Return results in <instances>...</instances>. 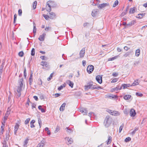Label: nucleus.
<instances>
[{"instance_id": "nucleus-18", "label": "nucleus", "mask_w": 147, "mask_h": 147, "mask_svg": "<svg viewBox=\"0 0 147 147\" xmlns=\"http://www.w3.org/2000/svg\"><path fill=\"white\" fill-rule=\"evenodd\" d=\"M65 105L66 103H64L62 105L60 108V110L61 111H63L64 110Z\"/></svg>"}, {"instance_id": "nucleus-39", "label": "nucleus", "mask_w": 147, "mask_h": 147, "mask_svg": "<svg viewBox=\"0 0 147 147\" xmlns=\"http://www.w3.org/2000/svg\"><path fill=\"white\" fill-rule=\"evenodd\" d=\"M65 86L64 84H63L62 85H61L58 88V90H61L64 87H65Z\"/></svg>"}, {"instance_id": "nucleus-29", "label": "nucleus", "mask_w": 147, "mask_h": 147, "mask_svg": "<svg viewBox=\"0 0 147 147\" xmlns=\"http://www.w3.org/2000/svg\"><path fill=\"white\" fill-rule=\"evenodd\" d=\"M38 108L39 109L41 110V112L45 113V110L44 109L42 108V106H41V105L39 106H38Z\"/></svg>"}, {"instance_id": "nucleus-25", "label": "nucleus", "mask_w": 147, "mask_h": 147, "mask_svg": "<svg viewBox=\"0 0 147 147\" xmlns=\"http://www.w3.org/2000/svg\"><path fill=\"white\" fill-rule=\"evenodd\" d=\"M97 9H94L92 11V15L93 16H95L97 13Z\"/></svg>"}, {"instance_id": "nucleus-7", "label": "nucleus", "mask_w": 147, "mask_h": 147, "mask_svg": "<svg viewBox=\"0 0 147 147\" xmlns=\"http://www.w3.org/2000/svg\"><path fill=\"white\" fill-rule=\"evenodd\" d=\"M19 127V124L18 123H16L14 129V134L15 135L17 136V133Z\"/></svg>"}, {"instance_id": "nucleus-60", "label": "nucleus", "mask_w": 147, "mask_h": 147, "mask_svg": "<svg viewBox=\"0 0 147 147\" xmlns=\"http://www.w3.org/2000/svg\"><path fill=\"white\" fill-rule=\"evenodd\" d=\"M117 56H115L114 57H113L109 59V61H112L116 59Z\"/></svg>"}, {"instance_id": "nucleus-59", "label": "nucleus", "mask_w": 147, "mask_h": 147, "mask_svg": "<svg viewBox=\"0 0 147 147\" xmlns=\"http://www.w3.org/2000/svg\"><path fill=\"white\" fill-rule=\"evenodd\" d=\"M43 16L45 18L46 20H47L49 18L50 16H48V15H47L43 14Z\"/></svg>"}, {"instance_id": "nucleus-45", "label": "nucleus", "mask_w": 147, "mask_h": 147, "mask_svg": "<svg viewBox=\"0 0 147 147\" xmlns=\"http://www.w3.org/2000/svg\"><path fill=\"white\" fill-rule=\"evenodd\" d=\"M24 55V53L23 51H21L19 52V53H18V55L20 57H23Z\"/></svg>"}, {"instance_id": "nucleus-28", "label": "nucleus", "mask_w": 147, "mask_h": 147, "mask_svg": "<svg viewBox=\"0 0 147 147\" xmlns=\"http://www.w3.org/2000/svg\"><path fill=\"white\" fill-rule=\"evenodd\" d=\"M145 15V13H140L138 14V16H136V17L138 18H141L143 17Z\"/></svg>"}, {"instance_id": "nucleus-48", "label": "nucleus", "mask_w": 147, "mask_h": 147, "mask_svg": "<svg viewBox=\"0 0 147 147\" xmlns=\"http://www.w3.org/2000/svg\"><path fill=\"white\" fill-rule=\"evenodd\" d=\"M122 87V86L120 87L119 86H117L115 88H114V89L115 90H116V91H117L121 89Z\"/></svg>"}, {"instance_id": "nucleus-36", "label": "nucleus", "mask_w": 147, "mask_h": 147, "mask_svg": "<svg viewBox=\"0 0 147 147\" xmlns=\"http://www.w3.org/2000/svg\"><path fill=\"white\" fill-rule=\"evenodd\" d=\"M118 3H119L118 1V0L116 1L115 2L114 4H113V7H115L116 6H117L118 5Z\"/></svg>"}, {"instance_id": "nucleus-33", "label": "nucleus", "mask_w": 147, "mask_h": 147, "mask_svg": "<svg viewBox=\"0 0 147 147\" xmlns=\"http://www.w3.org/2000/svg\"><path fill=\"white\" fill-rule=\"evenodd\" d=\"M7 119L5 118V119L3 122H2V125L1 127V128H4L5 124V120H6Z\"/></svg>"}, {"instance_id": "nucleus-49", "label": "nucleus", "mask_w": 147, "mask_h": 147, "mask_svg": "<svg viewBox=\"0 0 147 147\" xmlns=\"http://www.w3.org/2000/svg\"><path fill=\"white\" fill-rule=\"evenodd\" d=\"M30 120V119L29 118L27 119L25 121V124H28Z\"/></svg>"}, {"instance_id": "nucleus-19", "label": "nucleus", "mask_w": 147, "mask_h": 147, "mask_svg": "<svg viewBox=\"0 0 147 147\" xmlns=\"http://www.w3.org/2000/svg\"><path fill=\"white\" fill-rule=\"evenodd\" d=\"M33 25H34V26H33V32L34 33V36L36 34V24H35V23L34 22H33Z\"/></svg>"}, {"instance_id": "nucleus-55", "label": "nucleus", "mask_w": 147, "mask_h": 147, "mask_svg": "<svg viewBox=\"0 0 147 147\" xmlns=\"http://www.w3.org/2000/svg\"><path fill=\"white\" fill-rule=\"evenodd\" d=\"M33 82V79L32 78H29V82L30 85H31L32 84V82Z\"/></svg>"}, {"instance_id": "nucleus-41", "label": "nucleus", "mask_w": 147, "mask_h": 147, "mask_svg": "<svg viewBox=\"0 0 147 147\" xmlns=\"http://www.w3.org/2000/svg\"><path fill=\"white\" fill-rule=\"evenodd\" d=\"M9 131L8 132V131H7V132L6 134V140H9Z\"/></svg>"}, {"instance_id": "nucleus-13", "label": "nucleus", "mask_w": 147, "mask_h": 147, "mask_svg": "<svg viewBox=\"0 0 147 147\" xmlns=\"http://www.w3.org/2000/svg\"><path fill=\"white\" fill-rule=\"evenodd\" d=\"M112 141V137L110 136H108L107 140L106 142L107 145L110 144Z\"/></svg>"}, {"instance_id": "nucleus-37", "label": "nucleus", "mask_w": 147, "mask_h": 147, "mask_svg": "<svg viewBox=\"0 0 147 147\" xmlns=\"http://www.w3.org/2000/svg\"><path fill=\"white\" fill-rule=\"evenodd\" d=\"M35 49L34 48H33L31 51V54L32 56H34L35 55Z\"/></svg>"}, {"instance_id": "nucleus-46", "label": "nucleus", "mask_w": 147, "mask_h": 147, "mask_svg": "<svg viewBox=\"0 0 147 147\" xmlns=\"http://www.w3.org/2000/svg\"><path fill=\"white\" fill-rule=\"evenodd\" d=\"M90 25V23H85L83 24V26L84 27H87Z\"/></svg>"}, {"instance_id": "nucleus-34", "label": "nucleus", "mask_w": 147, "mask_h": 147, "mask_svg": "<svg viewBox=\"0 0 147 147\" xmlns=\"http://www.w3.org/2000/svg\"><path fill=\"white\" fill-rule=\"evenodd\" d=\"M37 4V2L36 1H34L33 4V7L34 9L36 8V6Z\"/></svg>"}, {"instance_id": "nucleus-63", "label": "nucleus", "mask_w": 147, "mask_h": 147, "mask_svg": "<svg viewBox=\"0 0 147 147\" xmlns=\"http://www.w3.org/2000/svg\"><path fill=\"white\" fill-rule=\"evenodd\" d=\"M127 12L125 11L123 12L121 14V16H124L126 14Z\"/></svg>"}, {"instance_id": "nucleus-2", "label": "nucleus", "mask_w": 147, "mask_h": 147, "mask_svg": "<svg viewBox=\"0 0 147 147\" xmlns=\"http://www.w3.org/2000/svg\"><path fill=\"white\" fill-rule=\"evenodd\" d=\"M112 122V119L109 116L107 115L105 117L104 123L105 127H107L110 125Z\"/></svg>"}, {"instance_id": "nucleus-15", "label": "nucleus", "mask_w": 147, "mask_h": 147, "mask_svg": "<svg viewBox=\"0 0 147 147\" xmlns=\"http://www.w3.org/2000/svg\"><path fill=\"white\" fill-rule=\"evenodd\" d=\"M67 83L71 88H72L73 87L74 83L72 82H71L70 80H68L67 81Z\"/></svg>"}, {"instance_id": "nucleus-10", "label": "nucleus", "mask_w": 147, "mask_h": 147, "mask_svg": "<svg viewBox=\"0 0 147 147\" xmlns=\"http://www.w3.org/2000/svg\"><path fill=\"white\" fill-rule=\"evenodd\" d=\"M46 35L45 33L43 34L42 35H40L38 39L41 41H43L44 40L45 37Z\"/></svg>"}, {"instance_id": "nucleus-5", "label": "nucleus", "mask_w": 147, "mask_h": 147, "mask_svg": "<svg viewBox=\"0 0 147 147\" xmlns=\"http://www.w3.org/2000/svg\"><path fill=\"white\" fill-rule=\"evenodd\" d=\"M96 79L97 82L99 84L102 83V76L98 75L96 76Z\"/></svg>"}, {"instance_id": "nucleus-6", "label": "nucleus", "mask_w": 147, "mask_h": 147, "mask_svg": "<svg viewBox=\"0 0 147 147\" xmlns=\"http://www.w3.org/2000/svg\"><path fill=\"white\" fill-rule=\"evenodd\" d=\"M93 86V82H90L88 83L87 86H85V90H88L89 89H92V87Z\"/></svg>"}, {"instance_id": "nucleus-14", "label": "nucleus", "mask_w": 147, "mask_h": 147, "mask_svg": "<svg viewBox=\"0 0 147 147\" xmlns=\"http://www.w3.org/2000/svg\"><path fill=\"white\" fill-rule=\"evenodd\" d=\"M50 16H49V18L51 19H53L55 18V14L53 12L49 13Z\"/></svg>"}, {"instance_id": "nucleus-9", "label": "nucleus", "mask_w": 147, "mask_h": 147, "mask_svg": "<svg viewBox=\"0 0 147 147\" xmlns=\"http://www.w3.org/2000/svg\"><path fill=\"white\" fill-rule=\"evenodd\" d=\"M129 113L131 117H134L136 114L135 111L134 109H131Z\"/></svg>"}, {"instance_id": "nucleus-23", "label": "nucleus", "mask_w": 147, "mask_h": 147, "mask_svg": "<svg viewBox=\"0 0 147 147\" xmlns=\"http://www.w3.org/2000/svg\"><path fill=\"white\" fill-rule=\"evenodd\" d=\"M35 121L34 120H32L30 122V127L31 128H33L35 127V125H34V123L35 122Z\"/></svg>"}, {"instance_id": "nucleus-22", "label": "nucleus", "mask_w": 147, "mask_h": 147, "mask_svg": "<svg viewBox=\"0 0 147 147\" xmlns=\"http://www.w3.org/2000/svg\"><path fill=\"white\" fill-rule=\"evenodd\" d=\"M138 80H135L134 82H133L131 85V86H135L136 85H138L139 84V82H138Z\"/></svg>"}, {"instance_id": "nucleus-47", "label": "nucleus", "mask_w": 147, "mask_h": 147, "mask_svg": "<svg viewBox=\"0 0 147 147\" xmlns=\"http://www.w3.org/2000/svg\"><path fill=\"white\" fill-rule=\"evenodd\" d=\"M60 130V127L58 126H57L56 129L55 131V133H57Z\"/></svg>"}, {"instance_id": "nucleus-51", "label": "nucleus", "mask_w": 147, "mask_h": 147, "mask_svg": "<svg viewBox=\"0 0 147 147\" xmlns=\"http://www.w3.org/2000/svg\"><path fill=\"white\" fill-rule=\"evenodd\" d=\"M136 95L140 97H142L143 95L142 94L139 93V92H136Z\"/></svg>"}, {"instance_id": "nucleus-4", "label": "nucleus", "mask_w": 147, "mask_h": 147, "mask_svg": "<svg viewBox=\"0 0 147 147\" xmlns=\"http://www.w3.org/2000/svg\"><path fill=\"white\" fill-rule=\"evenodd\" d=\"M108 112L112 115L115 116H118L119 115V112L117 111L109 110Z\"/></svg>"}, {"instance_id": "nucleus-32", "label": "nucleus", "mask_w": 147, "mask_h": 147, "mask_svg": "<svg viewBox=\"0 0 147 147\" xmlns=\"http://www.w3.org/2000/svg\"><path fill=\"white\" fill-rule=\"evenodd\" d=\"M132 51H131L127 52L123 56L125 57H127L131 54L132 53Z\"/></svg>"}, {"instance_id": "nucleus-3", "label": "nucleus", "mask_w": 147, "mask_h": 147, "mask_svg": "<svg viewBox=\"0 0 147 147\" xmlns=\"http://www.w3.org/2000/svg\"><path fill=\"white\" fill-rule=\"evenodd\" d=\"M94 69V66L92 65H89L87 68V71L89 74L91 73Z\"/></svg>"}, {"instance_id": "nucleus-42", "label": "nucleus", "mask_w": 147, "mask_h": 147, "mask_svg": "<svg viewBox=\"0 0 147 147\" xmlns=\"http://www.w3.org/2000/svg\"><path fill=\"white\" fill-rule=\"evenodd\" d=\"M138 129V127H135L134 130L132 132L131 134L133 135H134L135 133L137 131Z\"/></svg>"}, {"instance_id": "nucleus-12", "label": "nucleus", "mask_w": 147, "mask_h": 147, "mask_svg": "<svg viewBox=\"0 0 147 147\" xmlns=\"http://www.w3.org/2000/svg\"><path fill=\"white\" fill-rule=\"evenodd\" d=\"M65 140H67L69 144H71L73 142V139L71 138H69V137H66L65 138Z\"/></svg>"}, {"instance_id": "nucleus-35", "label": "nucleus", "mask_w": 147, "mask_h": 147, "mask_svg": "<svg viewBox=\"0 0 147 147\" xmlns=\"http://www.w3.org/2000/svg\"><path fill=\"white\" fill-rule=\"evenodd\" d=\"M124 124H122V125L120 126L119 129V133H120L121 132L124 127Z\"/></svg>"}, {"instance_id": "nucleus-27", "label": "nucleus", "mask_w": 147, "mask_h": 147, "mask_svg": "<svg viewBox=\"0 0 147 147\" xmlns=\"http://www.w3.org/2000/svg\"><path fill=\"white\" fill-rule=\"evenodd\" d=\"M131 96L130 95H127L123 97V98L125 100H128L131 98Z\"/></svg>"}, {"instance_id": "nucleus-21", "label": "nucleus", "mask_w": 147, "mask_h": 147, "mask_svg": "<svg viewBox=\"0 0 147 147\" xmlns=\"http://www.w3.org/2000/svg\"><path fill=\"white\" fill-rule=\"evenodd\" d=\"M136 23V21L135 20H133L131 21L130 22L127 24V25L130 26Z\"/></svg>"}, {"instance_id": "nucleus-62", "label": "nucleus", "mask_w": 147, "mask_h": 147, "mask_svg": "<svg viewBox=\"0 0 147 147\" xmlns=\"http://www.w3.org/2000/svg\"><path fill=\"white\" fill-rule=\"evenodd\" d=\"M118 79L117 78H114V79H113L112 80V81H111V82L112 83H114V82H116L118 80Z\"/></svg>"}, {"instance_id": "nucleus-11", "label": "nucleus", "mask_w": 147, "mask_h": 147, "mask_svg": "<svg viewBox=\"0 0 147 147\" xmlns=\"http://www.w3.org/2000/svg\"><path fill=\"white\" fill-rule=\"evenodd\" d=\"M109 5V4L107 3H103L99 4L98 6V7H100V8H102L107 6Z\"/></svg>"}, {"instance_id": "nucleus-30", "label": "nucleus", "mask_w": 147, "mask_h": 147, "mask_svg": "<svg viewBox=\"0 0 147 147\" xmlns=\"http://www.w3.org/2000/svg\"><path fill=\"white\" fill-rule=\"evenodd\" d=\"M28 139H26L24 142V144L23 146L24 147H26L27 146V144L28 143Z\"/></svg>"}, {"instance_id": "nucleus-20", "label": "nucleus", "mask_w": 147, "mask_h": 147, "mask_svg": "<svg viewBox=\"0 0 147 147\" xmlns=\"http://www.w3.org/2000/svg\"><path fill=\"white\" fill-rule=\"evenodd\" d=\"M41 63L42 65H44L46 67H47L49 66V63L47 62L42 61Z\"/></svg>"}, {"instance_id": "nucleus-57", "label": "nucleus", "mask_w": 147, "mask_h": 147, "mask_svg": "<svg viewBox=\"0 0 147 147\" xmlns=\"http://www.w3.org/2000/svg\"><path fill=\"white\" fill-rule=\"evenodd\" d=\"M53 73H52L51 74L50 76H49V77L47 79V80L48 81H49L51 80V79L52 78V77L53 76Z\"/></svg>"}, {"instance_id": "nucleus-26", "label": "nucleus", "mask_w": 147, "mask_h": 147, "mask_svg": "<svg viewBox=\"0 0 147 147\" xmlns=\"http://www.w3.org/2000/svg\"><path fill=\"white\" fill-rule=\"evenodd\" d=\"M140 49H138L136 50V55L137 57H138L139 56L140 54Z\"/></svg>"}, {"instance_id": "nucleus-44", "label": "nucleus", "mask_w": 147, "mask_h": 147, "mask_svg": "<svg viewBox=\"0 0 147 147\" xmlns=\"http://www.w3.org/2000/svg\"><path fill=\"white\" fill-rule=\"evenodd\" d=\"M109 97H111L112 98H115L117 97V96L115 95L112 94L111 95H109Z\"/></svg>"}, {"instance_id": "nucleus-64", "label": "nucleus", "mask_w": 147, "mask_h": 147, "mask_svg": "<svg viewBox=\"0 0 147 147\" xmlns=\"http://www.w3.org/2000/svg\"><path fill=\"white\" fill-rule=\"evenodd\" d=\"M2 144H3V147H5L6 146V142L5 141H4L2 143Z\"/></svg>"}, {"instance_id": "nucleus-53", "label": "nucleus", "mask_w": 147, "mask_h": 147, "mask_svg": "<svg viewBox=\"0 0 147 147\" xmlns=\"http://www.w3.org/2000/svg\"><path fill=\"white\" fill-rule=\"evenodd\" d=\"M46 10L48 11H49V12H50L51 11V7H47V6L46 7Z\"/></svg>"}, {"instance_id": "nucleus-56", "label": "nucleus", "mask_w": 147, "mask_h": 147, "mask_svg": "<svg viewBox=\"0 0 147 147\" xmlns=\"http://www.w3.org/2000/svg\"><path fill=\"white\" fill-rule=\"evenodd\" d=\"M44 144H41L40 143L38 144L37 147H44Z\"/></svg>"}, {"instance_id": "nucleus-24", "label": "nucleus", "mask_w": 147, "mask_h": 147, "mask_svg": "<svg viewBox=\"0 0 147 147\" xmlns=\"http://www.w3.org/2000/svg\"><path fill=\"white\" fill-rule=\"evenodd\" d=\"M75 95L77 97L80 96L82 95V93L78 91L76 92L75 94Z\"/></svg>"}, {"instance_id": "nucleus-38", "label": "nucleus", "mask_w": 147, "mask_h": 147, "mask_svg": "<svg viewBox=\"0 0 147 147\" xmlns=\"http://www.w3.org/2000/svg\"><path fill=\"white\" fill-rule=\"evenodd\" d=\"M65 129L69 133H71L72 131V130L70 128H68V127H66Z\"/></svg>"}, {"instance_id": "nucleus-52", "label": "nucleus", "mask_w": 147, "mask_h": 147, "mask_svg": "<svg viewBox=\"0 0 147 147\" xmlns=\"http://www.w3.org/2000/svg\"><path fill=\"white\" fill-rule=\"evenodd\" d=\"M18 15L20 16H22V11L21 9H19L18 11Z\"/></svg>"}, {"instance_id": "nucleus-8", "label": "nucleus", "mask_w": 147, "mask_h": 147, "mask_svg": "<svg viewBox=\"0 0 147 147\" xmlns=\"http://www.w3.org/2000/svg\"><path fill=\"white\" fill-rule=\"evenodd\" d=\"M85 48H83L80 52V58L83 57L85 55Z\"/></svg>"}, {"instance_id": "nucleus-58", "label": "nucleus", "mask_w": 147, "mask_h": 147, "mask_svg": "<svg viewBox=\"0 0 147 147\" xmlns=\"http://www.w3.org/2000/svg\"><path fill=\"white\" fill-rule=\"evenodd\" d=\"M1 130L0 131V135H2L3 134L4 132V128H1Z\"/></svg>"}, {"instance_id": "nucleus-43", "label": "nucleus", "mask_w": 147, "mask_h": 147, "mask_svg": "<svg viewBox=\"0 0 147 147\" xmlns=\"http://www.w3.org/2000/svg\"><path fill=\"white\" fill-rule=\"evenodd\" d=\"M17 15L16 14H15L14 16V20H13V24H15L16 23V19H17Z\"/></svg>"}, {"instance_id": "nucleus-1", "label": "nucleus", "mask_w": 147, "mask_h": 147, "mask_svg": "<svg viewBox=\"0 0 147 147\" xmlns=\"http://www.w3.org/2000/svg\"><path fill=\"white\" fill-rule=\"evenodd\" d=\"M24 79L23 78H21L19 80V86L18 87V89L17 90L18 94L17 96L18 97L20 96L21 95V92L23 86Z\"/></svg>"}, {"instance_id": "nucleus-16", "label": "nucleus", "mask_w": 147, "mask_h": 147, "mask_svg": "<svg viewBox=\"0 0 147 147\" xmlns=\"http://www.w3.org/2000/svg\"><path fill=\"white\" fill-rule=\"evenodd\" d=\"M132 86L130 84H123L122 85V86L123 87V89H124L125 88H127V87H129L130 86Z\"/></svg>"}, {"instance_id": "nucleus-40", "label": "nucleus", "mask_w": 147, "mask_h": 147, "mask_svg": "<svg viewBox=\"0 0 147 147\" xmlns=\"http://www.w3.org/2000/svg\"><path fill=\"white\" fill-rule=\"evenodd\" d=\"M131 140V138L129 137L126 138L125 140V142H127L130 141Z\"/></svg>"}, {"instance_id": "nucleus-50", "label": "nucleus", "mask_w": 147, "mask_h": 147, "mask_svg": "<svg viewBox=\"0 0 147 147\" xmlns=\"http://www.w3.org/2000/svg\"><path fill=\"white\" fill-rule=\"evenodd\" d=\"M124 114L127 115L128 114L129 111L127 109H125L123 111Z\"/></svg>"}, {"instance_id": "nucleus-31", "label": "nucleus", "mask_w": 147, "mask_h": 147, "mask_svg": "<svg viewBox=\"0 0 147 147\" xmlns=\"http://www.w3.org/2000/svg\"><path fill=\"white\" fill-rule=\"evenodd\" d=\"M135 7L131 8L130 9L129 13H133L135 12Z\"/></svg>"}, {"instance_id": "nucleus-61", "label": "nucleus", "mask_w": 147, "mask_h": 147, "mask_svg": "<svg viewBox=\"0 0 147 147\" xmlns=\"http://www.w3.org/2000/svg\"><path fill=\"white\" fill-rule=\"evenodd\" d=\"M51 27H46L45 29V30L46 31H49L51 29Z\"/></svg>"}, {"instance_id": "nucleus-54", "label": "nucleus", "mask_w": 147, "mask_h": 147, "mask_svg": "<svg viewBox=\"0 0 147 147\" xmlns=\"http://www.w3.org/2000/svg\"><path fill=\"white\" fill-rule=\"evenodd\" d=\"M40 58L42 60H45L47 59V57H45V56H41L40 57Z\"/></svg>"}, {"instance_id": "nucleus-17", "label": "nucleus", "mask_w": 147, "mask_h": 147, "mask_svg": "<svg viewBox=\"0 0 147 147\" xmlns=\"http://www.w3.org/2000/svg\"><path fill=\"white\" fill-rule=\"evenodd\" d=\"M80 111L83 113L84 115H86L88 113V111L86 109H84L80 110Z\"/></svg>"}]
</instances>
